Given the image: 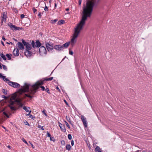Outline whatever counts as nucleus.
<instances>
[{
	"label": "nucleus",
	"instance_id": "36",
	"mask_svg": "<svg viewBox=\"0 0 152 152\" xmlns=\"http://www.w3.org/2000/svg\"><path fill=\"white\" fill-rule=\"evenodd\" d=\"M47 136L48 137H51V136L50 134V133L48 132L47 131Z\"/></svg>",
	"mask_w": 152,
	"mask_h": 152
},
{
	"label": "nucleus",
	"instance_id": "41",
	"mask_svg": "<svg viewBox=\"0 0 152 152\" xmlns=\"http://www.w3.org/2000/svg\"><path fill=\"white\" fill-rule=\"evenodd\" d=\"M45 91L47 92L49 94L50 92H49V89L48 88H47L45 89Z\"/></svg>",
	"mask_w": 152,
	"mask_h": 152
},
{
	"label": "nucleus",
	"instance_id": "64",
	"mask_svg": "<svg viewBox=\"0 0 152 152\" xmlns=\"http://www.w3.org/2000/svg\"><path fill=\"white\" fill-rule=\"evenodd\" d=\"M4 41H5L6 40V39H5V38H4V39H2Z\"/></svg>",
	"mask_w": 152,
	"mask_h": 152
},
{
	"label": "nucleus",
	"instance_id": "40",
	"mask_svg": "<svg viewBox=\"0 0 152 152\" xmlns=\"http://www.w3.org/2000/svg\"><path fill=\"white\" fill-rule=\"evenodd\" d=\"M2 66L3 67V69L5 70H7V68L6 67V66L4 65H2Z\"/></svg>",
	"mask_w": 152,
	"mask_h": 152
},
{
	"label": "nucleus",
	"instance_id": "63",
	"mask_svg": "<svg viewBox=\"0 0 152 152\" xmlns=\"http://www.w3.org/2000/svg\"><path fill=\"white\" fill-rule=\"evenodd\" d=\"M2 126L3 128H4V129H5V128L3 126Z\"/></svg>",
	"mask_w": 152,
	"mask_h": 152
},
{
	"label": "nucleus",
	"instance_id": "42",
	"mask_svg": "<svg viewBox=\"0 0 152 152\" xmlns=\"http://www.w3.org/2000/svg\"><path fill=\"white\" fill-rule=\"evenodd\" d=\"M58 20L57 19H55L53 21L52 23L54 24L55 23H56Z\"/></svg>",
	"mask_w": 152,
	"mask_h": 152
},
{
	"label": "nucleus",
	"instance_id": "50",
	"mask_svg": "<svg viewBox=\"0 0 152 152\" xmlns=\"http://www.w3.org/2000/svg\"><path fill=\"white\" fill-rule=\"evenodd\" d=\"M28 112H29V113H28V114H27L26 115V116H28V115L29 116L31 115L30 114H31V111H29Z\"/></svg>",
	"mask_w": 152,
	"mask_h": 152
},
{
	"label": "nucleus",
	"instance_id": "20",
	"mask_svg": "<svg viewBox=\"0 0 152 152\" xmlns=\"http://www.w3.org/2000/svg\"><path fill=\"white\" fill-rule=\"evenodd\" d=\"M95 152H101L100 149L98 146H97L95 148Z\"/></svg>",
	"mask_w": 152,
	"mask_h": 152
},
{
	"label": "nucleus",
	"instance_id": "38",
	"mask_svg": "<svg viewBox=\"0 0 152 152\" xmlns=\"http://www.w3.org/2000/svg\"><path fill=\"white\" fill-rule=\"evenodd\" d=\"M41 85H40L39 87H40L41 88V89L42 90V91H44L45 90V88L44 87V86H41Z\"/></svg>",
	"mask_w": 152,
	"mask_h": 152
},
{
	"label": "nucleus",
	"instance_id": "39",
	"mask_svg": "<svg viewBox=\"0 0 152 152\" xmlns=\"http://www.w3.org/2000/svg\"><path fill=\"white\" fill-rule=\"evenodd\" d=\"M32 10L34 13H35V12L37 11V9H36L34 7H33Z\"/></svg>",
	"mask_w": 152,
	"mask_h": 152
},
{
	"label": "nucleus",
	"instance_id": "28",
	"mask_svg": "<svg viewBox=\"0 0 152 152\" xmlns=\"http://www.w3.org/2000/svg\"><path fill=\"white\" fill-rule=\"evenodd\" d=\"M25 95L26 96L29 98H32L33 97V96H31L29 94H25Z\"/></svg>",
	"mask_w": 152,
	"mask_h": 152
},
{
	"label": "nucleus",
	"instance_id": "8",
	"mask_svg": "<svg viewBox=\"0 0 152 152\" xmlns=\"http://www.w3.org/2000/svg\"><path fill=\"white\" fill-rule=\"evenodd\" d=\"M80 118L84 126L85 127H87V123L86 121V118L83 115H81Z\"/></svg>",
	"mask_w": 152,
	"mask_h": 152
},
{
	"label": "nucleus",
	"instance_id": "58",
	"mask_svg": "<svg viewBox=\"0 0 152 152\" xmlns=\"http://www.w3.org/2000/svg\"><path fill=\"white\" fill-rule=\"evenodd\" d=\"M50 140L51 141H53V140L52 139V138L51 137H50Z\"/></svg>",
	"mask_w": 152,
	"mask_h": 152
},
{
	"label": "nucleus",
	"instance_id": "62",
	"mask_svg": "<svg viewBox=\"0 0 152 152\" xmlns=\"http://www.w3.org/2000/svg\"><path fill=\"white\" fill-rule=\"evenodd\" d=\"M56 7V4L55 3V7Z\"/></svg>",
	"mask_w": 152,
	"mask_h": 152
},
{
	"label": "nucleus",
	"instance_id": "44",
	"mask_svg": "<svg viewBox=\"0 0 152 152\" xmlns=\"http://www.w3.org/2000/svg\"><path fill=\"white\" fill-rule=\"evenodd\" d=\"M14 102L11 101L10 102V104L9 105L12 106V105H13L14 104Z\"/></svg>",
	"mask_w": 152,
	"mask_h": 152
},
{
	"label": "nucleus",
	"instance_id": "7",
	"mask_svg": "<svg viewBox=\"0 0 152 152\" xmlns=\"http://www.w3.org/2000/svg\"><path fill=\"white\" fill-rule=\"evenodd\" d=\"M8 84L14 88H17L19 87L20 85L19 84L14 82L11 81L9 82Z\"/></svg>",
	"mask_w": 152,
	"mask_h": 152
},
{
	"label": "nucleus",
	"instance_id": "52",
	"mask_svg": "<svg viewBox=\"0 0 152 152\" xmlns=\"http://www.w3.org/2000/svg\"><path fill=\"white\" fill-rule=\"evenodd\" d=\"M56 88L57 89V90L59 92L60 91V89H59V88L58 87H56Z\"/></svg>",
	"mask_w": 152,
	"mask_h": 152
},
{
	"label": "nucleus",
	"instance_id": "26",
	"mask_svg": "<svg viewBox=\"0 0 152 152\" xmlns=\"http://www.w3.org/2000/svg\"><path fill=\"white\" fill-rule=\"evenodd\" d=\"M15 102H17V104H18L21 102V100L20 99H16Z\"/></svg>",
	"mask_w": 152,
	"mask_h": 152
},
{
	"label": "nucleus",
	"instance_id": "27",
	"mask_svg": "<svg viewBox=\"0 0 152 152\" xmlns=\"http://www.w3.org/2000/svg\"><path fill=\"white\" fill-rule=\"evenodd\" d=\"M38 127L42 130L44 129L43 128V126H42L39 124L38 125Z\"/></svg>",
	"mask_w": 152,
	"mask_h": 152
},
{
	"label": "nucleus",
	"instance_id": "55",
	"mask_svg": "<svg viewBox=\"0 0 152 152\" xmlns=\"http://www.w3.org/2000/svg\"><path fill=\"white\" fill-rule=\"evenodd\" d=\"M38 16L40 18L41 17V13L39 12Z\"/></svg>",
	"mask_w": 152,
	"mask_h": 152
},
{
	"label": "nucleus",
	"instance_id": "33",
	"mask_svg": "<svg viewBox=\"0 0 152 152\" xmlns=\"http://www.w3.org/2000/svg\"><path fill=\"white\" fill-rule=\"evenodd\" d=\"M69 54L71 55H73V52L71 50H70V49H69Z\"/></svg>",
	"mask_w": 152,
	"mask_h": 152
},
{
	"label": "nucleus",
	"instance_id": "5",
	"mask_svg": "<svg viewBox=\"0 0 152 152\" xmlns=\"http://www.w3.org/2000/svg\"><path fill=\"white\" fill-rule=\"evenodd\" d=\"M39 52L42 55L46 54L47 51L45 48L43 46L40 47L39 49Z\"/></svg>",
	"mask_w": 152,
	"mask_h": 152
},
{
	"label": "nucleus",
	"instance_id": "34",
	"mask_svg": "<svg viewBox=\"0 0 152 152\" xmlns=\"http://www.w3.org/2000/svg\"><path fill=\"white\" fill-rule=\"evenodd\" d=\"M5 77V76H3L2 75V74L0 73V78H2L3 80L4 79Z\"/></svg>",
	"mask_w": 152,
	"mask_h": 152
},
{
	"label": "nucleus",
	"instance_id": "47",
	"mask_svg": "<svg viewBox=\"0 0 152 152\" xmlns=\"http://www.w3.org/2000/svg\"><path fill=\"white\" fill-rule=\"evenodd\" d=\"M71 145H72V146L74 145V142L73 140H71Z\"/></svg>",
	"mask_w": 152,
	"mask_h": 152
},
{
	"label": "nucleus",
	"instance_id": "57",
	"mask_svg": "<svg viewBox=\"0 0 152 152\" xmlns=\"http://www.w3.org/2000/svg\"><path fill=\"white\" fill-rule=\"evenodd\" d=\"M67 127H68L69 128H70V126L67 123Z\"/></svg>",
	"mask_w": 152,
	"mask_h": 152
},
{
	"label": "nucleus",
	"instance_id": "54",
	"mask_svg": "<svg viewBox=\"0 0 152 152\" xmlns=\"http://www.w3.org/2000/svg\"><path fill=\"white\" fill-rule=\"evenodd\" d=\"M25 124L28 125H29V124L28 123V122L27 121H26V122L25 123Z\"/></svg>",
	"mask_w": 152,
	"mask_h": 152
},
{
	"label": "nucleus",
	"instance_id": "9",
	"mask_svg": "<svg viewBox=\"0 0 152 152\" xmlns=\"http://www.w3.org/2000/svg\"><path fill=\"white\" fill-rule=\"evenodd\" d=\"M8 25L12 30H18L20 29V28L16 27L11 23H8Z\"/></svg>",
	"mask_w": 152,
	"mask_h": 152
},
{
	"label": "nucleus",
	"instance_id": "22",
	"mask_svg": "<svg viewBox=\"0 0 152 152\" xmlns=\"http://www.w3.org/2000/svg\"><path fill=\"white\" fill-rule=\"evenodd\" d=\"M0 56L1 57L3 58V59L4 60H6V58L5 56L3 53L0 54Z\"/></svg>",
	"mask_w": 152,
	"mask_h": 152
},
{
	"label": "nucleus",
	"instance_id": "51",
	"mask_svg": "<svg viewBox=\"0 0 152 152\" xmlns=\"http://www.w3.org/2000/svg\"><path fill=\"white\" fill-rule=\"evenodd\" d=\"M81 3V0H79V5H80Z\"/></svg>",
	"mask_w": 152,
	"mask_h": 152
},
{
	"label": "nucleus",
	"instance_id": "30",
	"mask_svg": "<svg viewBox=\"0 0 152 152\" xmlns=\"http://www.w3.org/2000/svg\"><path fill=\"white\" fill-rule=\"evenodd\" d=\"M2 92L4 93V94L6 95L7 94V91L6 90L3 89L2 90Z\"/></svg>",
	"mask_w": 152,
	"mask_h": 152
},
{
	"label": "nucleus",
	"instance_id": "10",
	"mask_svg": "<svg viewBox=\"0 0 152 152\" xmlns=\"http://www.w3.org/2000/svg\"><path fill=\"white\" fill-rule=\"evenodd\" d=\"M7 13L6 12H4L1 16L2 20L1 21L2 23L3 22H5L6 21V18H7Z\"/></svg>",
	"mask_w": 152,
	"mask_h": 152
},
{
	"label": "nucleus",
	"instance_id": "18",
	"mask_svg": "<svg viewBox=\"0 0 152 152\" xmlns=\"http://www.w3.org/2000/svg\"><path fill=\"white\" fill-rule=\"evenodd\" d=\"M65 23V21L63 20H61L59 21L57 23L58 25H61L64 24Z\"/></svg>",
	"mask_w": 152,
	"mask_h": 152
},
{
	"label": "nucleus",
	"instance_id": "46",
	"mask_svg": "<svg viewBox=\"0 0 152 152\" xmlns=\"http://www.w3.org/2000/svg\"><path fill=\"white\" fill-rule=\"evenodd\" d=\"M44 10L46 11H48V9L47 7L45 6Z\"/></svg>",
	"mask_w": 152,
	"mask_h": 152
},
{
	"label": "nucleus",
	"instance_id": "56",
	"mask_svg": "<svg viewBox=\"0 0 152 152\" xmlns=\"http://www.w3.org/2000/svg\"><path fill=\"white\" fill-rule=\"evenodd\" d=\"M0 69H2V67L1 65V63H0Z\"/></svg>",
	"mask_w": 152,
	"mask_h": 152
},
{
	"label": "nucleus",
	"instance_id": "6",
	"mask_svg": "<svg viewBox=\"0 0 152 152\" xmlns=\"http://www.w3.org/2000/svg\"><path fill=\"white\" fill-rule=\"evenodd\" d=\"M22 42L25 46H26V50H30L31 49V44H29L28 42H26L23 39H22Z\"/></svg>",
	"mask_w": 152,
	"mask_h": 152
},
{
	"label": "nucleus",
	"instance_id": "14",
	"mask_svg": "<svg viewBox=\"0 0 152 152\" xmlns=\"http://www.w3.org/2000/svg\"><path fill=\"white\" fill-rule=\"evenodd\" d=\"M46 46L48 51H52L53 49V46L49 43H47L46 44Z\"/></svg>",
	"mask_w": 152,
	"mask_h": 152
},
{
	"label": "nucleus",
	"instance_id": "3",
	"mask_svg": "<svg viewBox=\"0 0 152 152\" xmlns=\"http://www.w3.org/2000/svg\"><path fill=\"white\" fill-rule=\"evenodd\" d=\"M29 84L25 83L23 88L19 90L18 92L20 94H21L23 93L28 92L29 91Z\"/></svg>",
	"mask_w": 152,
	"mask_h": 152
},
{
	"label": "nucleus",
	"instance_id": "32",
	"mask_svg": "<svg viewBox=\"0 0 152 152\" xmlns=\"http://www.w3.org/2000/svg\"><path fill=\"white\" fill-rule=\"evenodd\" d=\"M71 146L70 145H67V150H70Z\"/></svg>",
	"mask_w": 152,
	"mask_h": 152
},
{
	"label": "nucleus",
	"instance_id": "60",
	"mask_svg": "<svg viewBox=\"0 0 152 152\" xmlns=\"http://www.w3.org/2000/svg\"><path fill=\"white\" fill-rule=\"evenodd\" d=\"M1 44H2L4 45V42H3L2 41H1Z\"/></svg>",
	"mask_w": 152,
	"mask_h": 152
},
{
	"label": "nucleus",
	"instance_id": "29",
	"mask_svg": "<svg viewBox=\"0 0 152 152\" xmlns=\"http://www.w3.org/2000/svg\"><path fill=\"white\" fill-rule=\"evenodd\" d=\"M3 114L4 115H5L6 116L7 118H9V116L5 112H3Z\"/></svg>",
	"mask_w": 152,
	"mask_h": 152
},
{
	"label": "nucleus",
	"instance_id": "43",
	"mask_svg": "<svg viewBox=\"0 0 152 152\" xmlns=\"http://www.w3.org/2000/svg\"><path fill=\"white\" fill-rule=\"evenodd\" d=\"M61 143L62 145H65V141L64 140H62L61 142Z\"/></svg>",
	"mask_w": 152,
	"mask_h": 152
},
{
	"label": "nucleus",
	"instance_id": "11",
	"mask_svg": "<svg viewBox=\"0 0 152 152\" xmlns=\"http://www.w3.org/2000/svg\"><path fill=\"white\" fill-rule=\"evenodd\" d=\"M76 39H72L71 41L69 42H67V47H68L69 45L71 44L73 46L74 44L76 42Z\"/></svg>",
	"mask_w": 152,
	"mask_h": 152
},
{
	"label": "nucleus",
	"instance_id": "13",
	"mask_svg": "<svg viewBox=\"0 0 152 152\" xmlns=\"http://www.w3.org/2000/svg\"><path fill=\"white\" fill-rule=\"evenodd\" d=\"M13 54L15 56H18L19 54L18 49L17 48L16 49L15 48L13 51Z\"/></svg>",
	"mask_w": 152,
	"mask_h": 152
},
{
	"label": "nucleus",
	"instance_id": "15",
	"mask_svg": "<svg viewBox=\"0 0 152 152\" xmlns=\"http://www.w3.org/2000/svg\"><path fill=\"white\" fill-rule=\"evenodd\" d=\"M18 45L19 49L22 50L24 49V46L21 42H18Z\"/></svg>",
	"mask_w": 152,
	"mask_h": 152
},
{
	"label": "nucleus",
	"instance_id": "24",
	"mask_svg": "<svg viewBox=\"0 0 152 152\" xmlns=\"http://www.w3.org/2000/svg\"><path fill=\"white\" fill-rule=\"evenodd\" d=\"M12 56V54H7L6 55V56L8 58L9 60H10L11 59V56Z\"/></svg>",
	"mask_w": 152,
	"mask_h": 152
},
{
	"label": "nucleus",
	"instance_id": "45",
	"mask_svg": "<svg viewBox=\"0 0 152 152\" xmlns=\"http://www.w3.org/2000/svg\"><path fill=\"white\" fill-rule=\"evenodd\" d=\"M29 117L31 118L32 119H33V120L34 119V118H35V117H34L33 115H30L29 116Z\"/></svg>",
	"mask_w": 152,
	"mask_h": 152
},
{
	"label": "nucleus",
	"instance_id": "16",
	"mask_svg": "<svg viewBox=\"0 0 152 152\" xmlns=\"http://www.w3.org/2000/svg\"><path fill=\"white\" fill-rule=\"evenodd\" d=\"M25 54L26 55L28 56H31L32 54L31 52L28 50H26L25 52Z\"/></svg>",
	"mask_w": 152,
	"mask_h": 152
},
{
	"label": "nucleus",
	"instance_id": "23",
	"mask_svg": "<svg viewBox=\"0 0 152 152\" xmlns=\"http://www.w3.org/2000/svg\"><path fill=\"white\" fill-rule=\"evenodd\" d=\"M9 107L10 108L11 110H16V108L12 106L9 105Z\"/></svg>",
	"mask_w": 152,
	"mask_h": 152
},
{
	"label": "nucleus",
	"instance_id": "37",
	"mask_svg": "<svg viewBox=\"0 0 152 152\" xmlns=\"http://www.w3.org/2000/svg\"><path fill=\"white\" fill-rule=\"evenodd\" d=\"M22 141L24 142H25L26 144H28V143L25 140V139L24 138H23L22 139Z\"/></svg>",
	"mask_w": 152,
	"mask_h": 152
},
{
	"label": "nucleus",
	"instance_id": "61",
	"mask_svg": "<svg viewBox=\"0 0 152 152\" xmlns=\"http://www.w3.org/2000/svg\"><path fill=\"white\" fill-rule=\"evenodd\" d=\"M8 148H10L11 147L10 146V145H8V146H7Z\"/></svg>",
	"mask_w": 152,
	"mask_h": 152
},
{
	"label": "nucleus",
	"instance_id": "1",
	"mask_svg": "<svg viewBox=\"0 0 152 152\" xmlns=\"http://www.w3.org/2000/svg\"><path fill=\"white\" fill-rule=\"evenodd\" d=\"M99 0H88L86 3V6L83 7V15L81 21L75 28V32L72 38H76L85 23L88 17H90L93 11V8L98 2Z\"/></svg>",
	"mask_w": 152,
	"mask_h": 152
},
{
	"label": "nucleus",
	"instance_id": "59",
	"mask_svg": "<svg viewBox=\"0 0 152 152\" xmlns=\"http://www.w3.org/2000/svg\"><path fill=\"white\" fill-rule=\"evenodd\" d=\"M64 102L65 104H66V100H64Z\"/></svg>",
	"mask_w": 152,
	"mask_h": 152
},
{
	"label": "nucleus",
	"instance_id": "4",
	"mask_svg": "<svg viewBox=\"0 0 152 152\" xmlns=\"http://www.w3.org/2000/svg\"><path fill=\"white\" fill-rule=\"evenodd\" d=\"M31 44L32 46L34 48H39L41 45V43L38 40H37L35 42L33 40H32Z\"/></svg>",
	"mask_w": 152,
	"mask_h": 152
},
{
	"label": "nucleus",
	"instance_id": "48",
	"mask_svg": "<svg viewBox=\"0 0 152 152\" xmlns=\"http://www.w3.org/2000/svg\"><path fill=\"white\" fill-rule=\"evenodd\" d=\"M42 113L46 116H47V114L45 113V110H43L42 111Z\"/></svg>",
	"mask_w": 152,
	"mask_h": 152
},
{
	"label": "nucleus",
	"instance_id": "17",
	"mask_svg": "<svg viewBox=\"0 0 152 152\" xmlns=\"http://www.w3.org/2000/svg\"><path fill=\"white\" fill-rule=\"evenodd\" d=\"M63 47L60 45H56L55 46V48L56 49L61 50L63 49Z\"/></svg>",
	"mask_w": 152,
	"mask_h": 152
},
{
	"label": "nucleus",
	"instance_id": "35",
	"mask_svg": "<svg viewBox=\"0 0 152 152\" xmlns=\"http://www.w3.org/2000/svg\"><path fill=\"white\" fill-rule=\"evenodd\" d=\"M20 107H22L23 106V104L21 102L18 104H17Z\"/></svg>",
	"mask_w": 152,
	"mask_h": 152
},
{
	"label": "nucleus",
	"instance_id": "49",
	"mask_svg": "<svg viewBox=\"0 0 152 152\" xmlns=\"http://www.w3.org/2000/svg\"><path fill=\"white\" fill-rule=\"evenodd\" d=\"M24 16H25V15L23 14H21L20 15V18L22 19L23 18H24Z\"/></svg>",
	"mask_w": 152,
	"mask_h": 152
},
{
	"label": "nucleus",
	"instance_id": "19",
	"mask_svg": "<svg viewBox=\"0 0 152 152\" xmlns=\"http://www.w3.org/2000/svg\"><path fill=\"white\" fill-rule=\"evenodd\" d=\"M23 109L26 111L27 112L29 111L30 107H28L24 106L23 107Z\"/></svg>",
	"mask_w": 152,
	"mask_h": 152
},
{
	"label": "nucleus",
	"instance_id": "53",
	"mask_svg": "<svg viewBox=\"0 0 152 152\" xmlns=\"http://www.w3.org/2000/svg\"><path fill=\"white\" fill-rule=\"evenodd\" d=\"M64 45V46L65 47V48H66V43H65L63 45Z\"/></svg>",
	"mask_w": 152,
	"mask_h": 152
},
{
	"label": "nucleus",
	"instance_id": "31",
	"mask_svg": "<svg viewBox=\"0 0 152 152\" xmlns=\"http://www.w3.org/2000/svg\"><path fill=\"white\" fill-rule=\"evenodd\" d=\"M68 138L70 140H71L72 138V135L71 134H69L68 135Z\"/></svg>",
	"mask_w": 152,
	"mask_h": 152
},
{
	"label": "nucleus",
	"instance_id": "21",
	"mask_svg": "<svg viewBox=\"0 0 152 152\" xmlns=\"http://www.w3.org/2000/svg\"><path fill=\"white\" fill-rule=\"evenodd\" d=\"M16 95L15 94H13L11 97V100H15L16 97Z\"/></svg>",
	"mask_w": 152,
	"mask_h": 152
},
{
	"label": "nucleus",
	"instance_id": "12",
	"mask_svg": "<svg viewBox=\"0 0 152 152\" xmlns=\"http://www.w3.org/2000/svg\"><path fill=\"white\" fill-rule=\"evenodd\" d=\"M59 125L61 131L63 132H66V128L65 126L59 122Z\"/></svg>",
	"mask_w": 152,
	"mask_h": 152
},
{
	"label": "nucleus",
	"instance_id": "2",
	"mask_svg": "<svg viewBox=\"0 0 152 152\" xmlns=\"http://www.w3.org/2000/svg\"><path fill=\"white\" fill-rule=\"evenodd\" d=\"M53 77L48 78H45L44 80L41 81H38L34 85L31 86V88L30 89V94L33 95L37 91V89L39 88L40 85H42L44 83V82L46 81H50L53 79Z\"/></svg>",
	"mask_w": 152,
	"mask_h": 152
},
{
	"label": "nucleus",
	"instance_id": "25",
	"mask_svg": "<svg viewBox=\"0 0 152 152\" xmlns=\"http://www.w3.org/2000/svg\"><path fill=\"white\" fill-rule=\"evenodd\" d=\"M3 80L6 82L8 83H9V82H11L8 79L6 78L5 76V78Z\"/></svg>",
	"mask_w": 152,
	"mask_h": 152
}]
</instances>
